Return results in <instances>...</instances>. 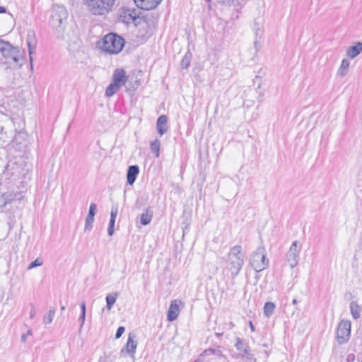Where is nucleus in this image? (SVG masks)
Returning <instances> with one entry per match:
<instances>
[{
  "instance_id": "nucleus-20",
  "label": "nucleus",
  "mask_w": 362,
  "mask_h": 362,
  "mask_svg": "<svg viewBox=\"0 0 362 362\" xmlns=\"http://www.w3.org/2000/svg\"><path fill=\"white\" fill-rule=\"evenodd\" d=\"M362 52V42H358L355 45L351 46L346 50V55L354 59L357 57Z\"/></svg>"
},
{
  "instance_id": "nucleus-45",
  "label": "nucleus",
  "mask_w": 362,
  "mask_h": 362,
  "mask_svg": "<svg viewBox=\"0 0 362 362\" xmlns=\"http://www.w3.org/2000/svg\"><path fill=\"white\" fill-rule=\"evenodd\" d=\"M60 309H61V311H64L66 309L65 305H62Z\"/></svg>"
},
{
  "instance_id": "nucleus-24",
  "label": "nucleus",
  "mask_w": 362,
  "mask_h": 362,
  "mask_svg": "<svg viewBox=\"0 0 362 362\" xmlns=\"http://www.w3.org/2000/svg\"><path fill=\"white\" fill-rule=\"evenodd\" d=\"M153 217L152 211L146 209L145 212L141 215L140 222L143 226H146L150 223Z\"/></svg>"
},
{
  "instance_id": "nucleus-43",
  "label": "nucleus",
  "mask_w": 362,
  "mask_h": 362,
  "mask_svg": "<svg viewBox=\"0 0 362 362\" xmlns=\"http://www.w3.org/2000/svg\"><path fill=\"white\" fill-rule=\"evenodd\" d=\"M228 325H229V327H230V329H232V328L234 327V324H233L232 322H230L228 323Z\"/></svg>"
},
{
  "instance_id": "nucleus-13",
  "label": "nucleus",
  "mask_w": 362,
  "mask_h": 362,
  "mask_svg": "<svg viewBox=\"0 0 362 362\" xmlns=\"http://www.w3.org/2000/svg\"><path fill=\"white\" fill-rule=\"evenodd\" d=\"M136 6L141 9L149 11L156 8L163 0H134Z\"/></svg>"
},
{
  "instance_id": "nucleus-34",
  "label": "nucleus",
  "mask_w": 362,
  "mask_h": 362,
  "mask_svg": "<svg viewBox=\"0 0 362 362\" xmlns=\"http://www.w3.org/2000/svg\"><path fill=\"white\" fill-rule=\"evenodd\" d=\"M94 220H95V218L93 217L86 216L85 226H84L85 231L90 230L92 229Z\"/></svg>"
},
{
  "instance_id": "nucleus-12",
  "label": "nucleus",
  "mask_w": 362,
  "mask_h": 362,
  "mask_svg": "<svg viewBox=\"0 0 362 362\" xmlns=\"http://www.w3.org/2000/svg\"><path fill=\"white\" fill-rule=\"evenodd\" d=\"M135 9L123 8L119 14V20L125 24H130L137 18Z\"/></svg>"
},
{
  "instance_id": "nucleus-1",
  "label": "nucleus",
  "mask_w": 362,
  "mask_h": 362,
  "mask_svg": "<svg viewBox=\"0 0 362 362\" xmlns=\"http://www.w3.org/2000/svg\"><path fill=\"white\" fill-rule=\"evenodd\" d=\"M67 17L68 13L64 6L58 4L53 6L50 24L56 37L58 39L64 38Z\"/></svg>"
},
{
  "instance_id": "nucleus-44",
  "label": "nucleus",
  "mask_w": 362,
  "mask_h": 362,
  "mask_svg": "<svg viewBox=\"0 0 362 362\" xmlns=\"http://www.w3.org/2000/svg\"><path fill=\"white\" fill-rule=\"evenodd\" d=\"M297 302H298V301H297V300H296V298H294V299L293 300V301H292V303H293V305H296V304H297Z\"/></svg>"
},
{
  "instance_id": "nucleus-28",
  "label": "nucleus",
  "mask_w": 362,
  "mask_h": 362,
  "mask_svg": "<svg viewBox=\"0 0 362 362\" xmlns=\"http://www.w3.org/2000/svg\"><path fill=\"white\" fill-rule=\"evenodd\" d=\"M349 64V61L346 59H344L341 61V66L337 71V74L341 76H344L347 73Z\"/></svg>"
},
{
  "instance_id": "nucleus-35",
  "label": "nucleus",
  "mask_w": 362,
  "mask_h": 362,
  "mask_svg": "<svg viewBox=\"0 0 362 362\" xmlns=\"http://www.w3.org/2000/svg\"><path fill=\"white\" fill-rule=\"evenodd\" d=\"M43 264V262L41 259L37 258L35 261L32 262L27 267L28 270L33 269L35 267H40Z\"/></svg>"
},
{
  "instance_id": "nucleus-15",
  "label": "nucleus",
  "mask_w": 362,
  "mask_h": 362,
  "mask_svg": "<svg viewBox=\"0 0 362 362\" xmlns=\"http://www.w3.org/2000/svg\"><path fill=\"white\" fill-rule=\"evenodd\" d=\"M127 77L126 71L123 69H117L112 75V82L120 87L124 86L127 81Z\"/></svg>"
},
{
  "instance_id": "nucleus-11",
  "label": "nucleus",
  "mask_w": 362,
  "mask_h": 362,
  "mask_svg": "<svg viewBox=\"0 0 362 362\" xmlns=\"http://www.w3.org/2000/svg\"><path fill=\"white\" fill-rule=\"evenodd\" d=\"M137 347V341H136V334L129 333L125 346L121 350V354L124 353L134 358V354Z\"/></svg>"
},
{
  "instance_id": "nucleus-9",
  "label": "nucleus",
  "mask_w": 362,
  "mask_h": 362,
  "mask_svg": "<svg viewBox=\"0 0 362 362\" xmlns=\"http://www.w3.org/2000/svg\"><path fill=\"white\" fill-rule=\"evenodd\" d=\"M351 322L349 320H341L337 327V339L339 344L346 341L350 336Z\"/></svg>"
},
{
  "instance_id": "nucleus-22",
  "label": "nucleus",
  "mask_w": 362,
  "mask_h": 362,
  "mask_svg": "<svg viewBox=\"0 0 362 362\" xmlns=\"http://www.w3.org/2000/svg\"><path fill=\"white\" fill-rule=\"evenodd\" d=\"M210 1L211 0H207ZM218 3L225 4L234 7H243L248 0H216Z\"/></svg>"
},
{
  "instance_id": "nucleus-3",
  "label": "nucleus",
  "mask_w": 362,
  "mask_h": 362,
  "mask_svg": "<svg viewBox=\"0 0 362 362\" xmlns=\"http://www.w3.org/2000/svg\"><path fill=\"white\" fill-rule=\"evenodd\" d=\"M244 264V255L242 252V247L235 245L230 248L228 254L226 269L230 272L234 279L238 276Z\"/></svg>"
},
{
  "instance_id": "nucleus-38",
  "label": "nucleus",
  "mask_w": 362,
  "mask_h": 362,
  "mask_svg": "<svg viewBox=\"0 0 362 362\" xmlns=\"http://www.w3.org/2000/svg\"><path fill=\"white\" fill-rule=\"evenodd\" d=\"M85 320H86V315L83 313H81V315L78 317V320L81 322L80 329H81L83 327L84 322H85Z\"/></svg>"
},
{
  "instance_id": "nucleus-33",
  "label": "nucleus",
  "mask_w": 362,
  "mask_h": 362,
  "mask_svg": "<svg viewBox=\"0 0 362 362\" xmlns=\"http://www.w3.org/2000/svg\"><path fill=\"white\" fill-rule=\"evenodd\" d=\"M21 134L18 133L16 134L12 141V146L13 147L16 148L18 151H21Z\"/></svg>"
},
{
  "instance_id": "nucleus-42",
  "label": "nucleus",
  "mask_w": 362,
  "mask_h": 362,
  "mask_svg": "<svg viewBox=\"0 0 362 362\" xmlns=\"http://www.w3.org/2000/svg\"><path fill=\"white\" fill-rule=\"evenodd\" d=\"M35 315V311L34 309H33L30 312V317L33 318Z\"/></svg>"
},
{
  "instance_id": "nucleus-46",
  "label": "nucleus",
  "mask_w": 362,
  "mask_h": 362,
  "mask_svg": "<svg viewBox=\"0 0 362 362\" xmlns=\"http://www.w3.org/2000/svg\"><path fill=\"white\" fill-rule=\"evenodd\" d=\"M31 334H32L31 330H28L27 332V335H31Z\"/></svg>"
},
{
  "instance_id": "nucleus-26",
  "label": "nucleus",
  "mask_w": 362,
  "mask_h": 362,
  "mask_svg": "<svg viewBox=\"0 0 362 362\" xmlns=\"http://www.w3.org/2000/svg\"><path fill=\"white\" fill-rule=\"evenodd\" d=\"M120 88V86L112 81V83L106 88L105 95L108 98L112 97Z\"/></svg>"
},
{
  "instance_id": "nucleus-6",
  "label": "nucleus",
  "mask_w": 362,
  "mask_h": 362,
  "mask_svg": "<svg viewBox=\"0 0 362 362\" xmlns=\"http://www.w3.org/2000/svg\"><path fill=\"white\" fill-rule=\"evenodd\" d=\"M269 264V260L266 258L265 248L264 246H259L257 250L252 252L250 264L257 272H260L265 269Z\"/></svg>"
},
{
  "instance_id": "nucleus-31",
  "label": "nucleus",
  "mask_w": 362,
  "mask_h": 362,
  "mask_svg": "<svg viewBox=\"0 0 362 362\" xmlns=\"http://www.w3.org/2000/svg\"><path fill=\"white\" fill-rule=\"evenodd\" d=\"M275 305L272 302H267L264 304V313L265 316L269 317L272 313L274 312Z\"/></svg>"
},
{
  "instance_id": "nucleus-10",
  "label": "nucleus",
  "mask_w": 362,
  "mask_h": 362,
  "mask_svg": "<svg viewBox=\"0 0 362 362\" xmlns=\"http://www.w3.org/2000/svg\"><path fill=\"white\" fill-rule=\"evenodd\" d=\"M27 45L28 47L29 52V59L30 64V70L33 69V54L36 52V47H37V39L35 37V34L33 30H28L27 35Z\"/></svg>"
},
{
  "instance_id": "nucleus-14",
  "label": "nucleus",
  "mask_w": 362,
  "mask_h": 362,
  "mask_svg": "<svg viewBox=\"0 0 362 362\" xmlns=\"http://www.w3.org/2000/svg\"><path fill=\"white\" fill-rule=\"evenodd\" d=\"M235 346L242 357H246L247 359L252 358V355L250 354V346L243 339L237 338Z\"/></svg>"
},
{
  "instance_id": "nucleus-39",
  "label": "nucleus",
  "mask_w": 362,
  "mask_h": 362,
  "mask_svg": "<svg viewBox=\"0 0 362 362\" xmlns=\"http://www.w3.org/2000/svg\"><path fill=\"white\" fill-rule=\"evenodd\" d=\"M81 313H83L86 315V303L84 301H83L81 303Z\"/></svg>"
},
{
  "instance_id": "nucleus-40",
  "label": "nucleus",
  "mask_w": 362,
  "mask_h": 362,
  "mask_svg": "<svg viewBox=\"0 0 362 362\" xmlns=\"http://www.w3.org/2000/svg\"><path fill=\"white\" fill-rule=\"evenodd\" d=\"M6 12V9L5 7L0 6V13H4Z\"/></svg>"
},
{
  "instance_id": "nucleus-19",
  "label": "nucleus",
  "mask_w": 362,
  "mask_h": 362,
  "mask_svg": "<svg viewBox=\"0 0 362 362\" xmlns=\"http://www.w3.org/2000/svg\"><path fill=\"white\" fill-rule=\"evenodd\" d=\"M262 25H263V19L261 17L256 18L254 20L253 25H252V29L255 32L256 37H257L258 35H261L262 33ZM258 43L257 38L255 39V45L257 47Z\"/></svg>"
},
{
  "instance_id": "nucleus-16",
  "label": "nucleus",
  "mask_w": 362,
  "mask_h": 362,
  "mask_svg": "<svg viewBox=\"0 0 362 362\" xmlns=\"http://www.w3.org/2000/svg\"><path fill=\"white\" fill-rule=\"evenodd\" d=\"M180 309L178 301L177 300H173L170 303V308L168 312V320L173 322L175 320L179 315Z\"/></svg>"
},
{
  "instance_id": "nucleus-37",
  "label": "nucleus",
  "mask_w": 362,
  "mask_h": 362,
  "mask_svg": "<svg viewBox=\"0 0 362 362\" xmlns=\"http://www.w3.org/2000/svg\"><path fill=\"white\" fill-rule=\"evenodd\" d=\"M124 327H122V326H120L117 328V330L116 332V334H115V338L116 339H119L122 337V335L123 334V333L124 332Z\"/></svg>"
},
{
  "instance_id": "nucleus-21",
  "label": "nucleus",
  "mask_w": 362,
  "mask_h": 362,
  "mask_svg": "<svg viewBox=\"0 0 362 362\" xmlns=\"http://www.w3.org/2000/svg\"><path fill=\"white\" fill-rule=\"evenodd\" d=\"M117 215V208L112 207L110 212V219L109 222V226L107 228V233L110 236H112L114 234V227L115 223V219Z\"/></svg>"
},
{
  "instance_id": "nucleus-36",
  "label": "nucleus",
  "mask_w": 362,
  "mask_h": 362,
  "mask_svg": "<svg viewBox=\"0 0 362 362\" xmlns=\"http://www.w3.org/2000/svg\"><path fill=\"white\" fill-rule=\"evenodd\" d=\"M96 211L97 205L94 203L90 204L87 216L94 218L96 214Z\"/></svg>"
},
{
  "instance_id": "nucleus-25",
  "label": "nucleus",
  "mask_w": 362,
  "mask_h": 362,
  "mask_svg": "<svg viewBox=\"0 0 362 362\" xmlns=\"http://www.w3.org/2000/svg\"><path fill=\"white\" fill-rule=\"evenodd\" d=\"M5 204L7 203H11L13 201H21L23 198V196L21 193L18 194H12V193H7L4 195Z\"/></svg>"
},
{
  "instance_id": "nucleus-41",
  "label": "nucleus",
  "mask_w": 362,
  "mask_h": 362,
  "mask_svg": "<svg viewBox=\"0 0 362 362\" xmlns=\"http://www.w3.org/2000/svg\"><path fill=\"white\" fill-rule=\"evenodd\" d=\"M250 327L252 332L255 331V326L251 321L249 322Z\"/></svg>"
},
{
  "instance_id": "nucleus-23",
  "label": "nucleus",
  "mask_w": 362,
  "mask_h": 362,
  "mask_svg": "<svg viewBox=\"0 0 362 362\" xmlns=\"http://www.w3.org/2000/svg\"><path fill=\"white\" fill-rule=\"evenodd\" d=\"M350 311L354 319L357 320L361 317V308L356 301L350 303Z\"/></svg>"
},
{
  "instance_id": "nucleus-17",
  "label": "nucleus",
  "mask_w": 362,
  "mask_h": 362,
  "mask_svg": "<svg viewBox=\"0 0 362 362\" xmlns=\"http://www.w3.org/2000/svg\"><path fill=\"white\" fill-rule=\"evenodd\" d=\"M167 122H168V117L165 115H160L157 119L156 128H157L158 133L160 136H163L168 131Z\"/></svg>"
},
{
  "instance_id": "nucleus-4",
  "label": "nucleus",
  "mask_w": 362,
  "mask_h": 362,
  "mask_svg": "<svg viewBox=\"0 0 362 362\" xmlns=\"http://www.w3.org/2000/svg\"><path fill=\"white\" fill-rule=\"evenodd\" d=\"M125 41L115 33H109L103 39L101 49L109 54H118L124 47Z\"/></svg>"
},
{
  "instance_id": "nucleus-30",
  "label": "nucleus",
  "mask_w": 362,
  "mask_h": 362,
  "mask_svg": "<svg viewBox=\"0 0 362 362\" xmlns=\"http://www.w3.org/2000/svg\"><path fill=\"white\" fill-rule=\"evenodd\" d=\"M55 311L54 308H50L47 314L43 316V322L45 325L50 324L52 322L55 315Z\"/></svg>"
},
{
  "instance_id": "nucleus-27",
  "label": "nucleus",
  "mask_w": 362,
  "mask_h": 362,
  "mask_svg": "<svg viewBox=\"0 0 362 362\" xmlns=\"http://www.w3.org/2000/svg\"><path fill=\"white\" fill-rule=\"evenodd\" d=\"M117 296H118L117 293H110V294L107 295L105 300H106V303H107L106 307L108 310H110L112 309L113 305L116 302Z\"/></svg>"
},
{
  "instance_id": "nucleus-32",
  "label": "nucleus",
  "mask_w": 362,
  "mask_h": 362,
  "mask_svg": "<svg viewBox=\"0 0 362 362\" xmlns=\"http://www.w3.org/2000/svg\"><path fill=\"white\" fill-rule=\"evenodd\" d=\"M191 59H192L191 53L189 52H187L181 61L182 68L187 69L190 64Z\"/></svg>"
},
{
  "instance_id": "nucleus-2",
  "label": "nucleus",
  "mask_w": 362,
  "mask_h": 362,
  "mask_svg": "<svg viewBox=\"0 0 362 362\" xmlns=\"http://www.w3.org/2000/svg\"><path fill=\"white\" fill-rule=\"evenodd\" d=\"M24 180L27 178V174L33 170V163L36 160L37 152V141L36 135H26L24 138Z\"/></svg>"
},
{
  "instance_id": "nucleus-5",
  "label": "nucleus",
  "mask_w": 362,
  "mask_h": 362,
  "mask_svg": "<svg viewBox=\"0 0 362 362\" xmlns=\"http://www.w3.org/2000/svg\"><path fill=\"white\" fill-rule=\"evenodd\" d=\"M115 2V0H86V5L93 15L103 16L112 10Z\"/></svg>"
},
{
  "instance_id": "nucleus-7",
  "label": "nucleus",
  "mask_w": 362,
  "mask_h": 362,
  "mask_svg": "<svg viewBox=\"0 0 362 362\" xmlns=\"http://www.w3.org/2000/svg\"><path fill=\"white\" fill-rule=\"evenodd\" d=\"M0 52L5 58L11 59L19 67L22 66L21 61H22L23 57L19 54V51L13 47L10 43L0 40Z\"/></svg>"
},
{
  "instance_id": "nucleus-29",
  "label": "nucleus",
  "mask_w": 362,
  "mask_h": 362,
  "mask_svg": "<svg viewBox=\"0 0 362 362\" xmlns=\"http://www.w3.org/2000/svg\"><path fill=\"white\" fill-rule=\"evenodd\" d=\"M160 141L156 139L151 143L150 149L151 153H155L156 157H158L160 155Z\"/></svg>"
},
{
  "instance_id": "nucleus-8",
  "label": "nucleus",
  "mask_w": 362,
  "mask_h": 362,
  "mask_svg": "<svg viewBox=\"0 0 362 362\" xmlns=\"http://www.w3.org/2000/svg\"><path fill=\"white\" fill-rule=\"evenodd\" d=\"M301 245L299 241H293L286 254L287 261L291 268H294L298 263L299 254Z\"/></svg>"
},
{
  "instance_id": "nucleus-18",
  "label": "nucleus",
  "mask_w": 362,
  "mask_h": 362,
  "mask_svg": "<svg viewBox=\"0 0 362 362\" xmlns=\"http://www.w3.org/2000/svg\"><path fill=\"white\" fill-rule=\"evenodd\" d=\"M139 173V168L138 165H130L128 168L127 173V183L129 185H132Z\"/></svg>"
}]
</instances>
